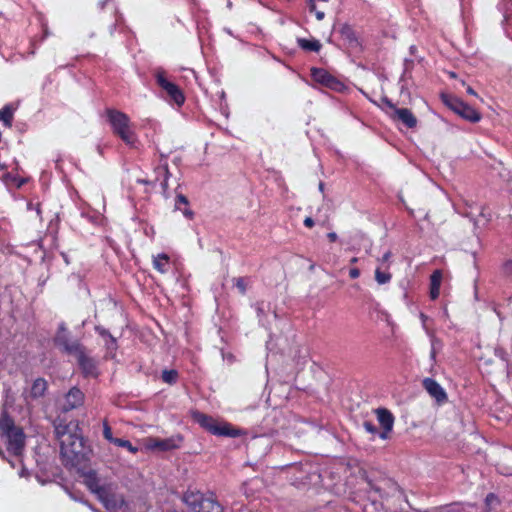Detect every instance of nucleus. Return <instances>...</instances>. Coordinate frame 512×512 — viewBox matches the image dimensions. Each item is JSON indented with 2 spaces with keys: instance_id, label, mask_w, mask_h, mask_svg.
Returning a JSON list of instances; mask_svg holds the SVG:
<instances>
[{
  "instance_id": "6e6d98bb",
  "label": "nucleus",
  "mask_w": 512,
  "mask_h": 512,
  "mask_svg": "<svg viewBox=\"0 0 512 512\" xmlns=\"http://www.w3.org/2000/svg\"><path fill=\"white\" fill-rule=\"evenodd\" d=\"M357 261H358V259H357L356 257H354V258H352V259L350 260V262H351L352 264L356 263Z\"/></svg>"
},
{
  "instance_id": "6ab92c4d",
  "label": "nucleus",
  "mask_w": 512,
  "mask_h": 512,
  "mask_svg": "<svg viewBox=\"0 0 512 512\" xmlns=\"http://www.w3.org/2000/svg\"><path fill=\"white\" fill-rule=\"evenodd\" d=\"M154 172L158 176V178L160 176L164 177V179H163V181L161 183V187H162L164 195H166V191L168 189V178L170 176V172H169V169H168V164L166 162L161 163L159 166H157L155 168Z\"/></svg>"
},
{
  "instance_id": "a19ab883",
  "label": "nucleus",
  "mask_w": 512,
  "mask_h": 512,
  "mask_svg": "<svg viewBox=\"0 0 512 512\" xmlns=\"http://www.w3.org/2000/svg\"><path fill=\"white\" fill-rule=\"evenodd\" d=\"M182 213L188 219H192L193 216H194V212L191 209L187 208V207L182 210Z\"/></svg>"
},
{
  "instance_id": "2eb2a0df",
  "label": "nucleus",
  "mask_w": 512,
  "mask_h": 512,
  "mask_svg": "<svg viewBox=\"0 0 512 512\" xmlns=\"http://www.w3.org/2000/svg\"><path fill=\"white\" fill-rule=\"evenodd\" d=\"M392 118L402 122L407 128H415L418 122L412 111L407 108L395 109Z\"/></svg>"
},
{
  "instance_id": "f03ea898",
  "label": "nucleus",
  "mask_w": 512,
  "mask_h": 512,
  "mask_svg": "<svg viewBox=\"0 0 512 512\" xmlns=\"http://www.w3.org/2000/svg\"><path fill=\"white\" fill-rule=\"evenodd\" d=\"M0 431L5 438L7 449L15 456H20L25 447V434L20 426H17L12 417L4 412L0 416Z\"/></svg>"
},
{
  "instance_id": "c85d7f7f",
  "label": "nucleus",
  "mask_w": 512,
  "mask_h": 512,
  "mask_svg": "<svg viewBox=\"0 0 512 512\" xmlns=\"http://www.w3.org/2000/svg\"><path fill=\"white\" fill-rule=\"evenodd\" d=\"M114 444L119 447H125L132 453H136L138 451V448L132 446L131 442L128 440H125V439L117 438L115 440Z\"/></svg>"
},
{
  "instance_id": "b1692460",
  "label": "nucleus",
  "mask_w": 512,
  "mask_h": 512,
  "mask_svg": "<svg viewBox=\"0 0 512 512\" xmlns=\"http://www.w3.org/2000/svg\"><path fill=\"white\" fill-rule=\"evenodd\" d=\"M13 119V109L11 106L6 105L0 110V120L4 122L6 126H11Z\"/></svg>"
},
{
  "instance_id": "3c124183",
  "label": "nucleus",
  "mask_w": 512,
  "mask_h": 512,
  "mask_svg": "<svg viewBox=\"0 0 512 512\" xmlns=\"http://www.w3.org/2000/svg\"><path fill=\"white\" fill-rule=\"evenodd\" d=\"M467 93L473 96H477V93L474 91L472 87H467Z\"/></svg>"
},
{
  "instance_id": "9b49d317",
  "label": "nucleus",
  "mask_w": 512,
  "mask_h": 512,
  "mask_svg": "<svg viewBox=\"0 0 512 512\" xmlns=\"http://www.w3.org/2000/svg\"><path fill=\"white\" fill-rule=\"evenodd\" d=\"M182 442V436L175 435L169 438L161 439V438H149L147 440V447L152 450L159 451H170L180 447Z\"/></svg>"
},
{
  "instance_id": "4c0bfd02",
  "label": "nucleus",
  "mask_w": 512,
  "mask_h": 512,
  "mask_svg": "<svg viewBox=\"0 0 512 512\" xmlns=\"http://www.w3.org/2000/svg\"><path fill=\"white\" fill-rule=\"evenodd\" d=\"M439 344V341L436 338H433L431 341V352H430V358L434 361L436 357V346Z\"/></svg>"
},
{
  "instance_id": "72a5a7b5",
  "label": "nucleus",
  "mask_w": 512,
  "mask_h": 512,
  "mask_svg": "<svg viewBox=\"0 0 512 512\" xmlns=\"http://www.w3.org/2000/svg\"><path fill=\"white\" fill-rule=\"evenodd\" d=\"M363 428L365 429L366 432L372 435H376L378 433L377 427L370 421H365L363 423Z\"/></svg>"
},
{
  "instance_id": "393cba45",
  "label": "nucleus",
  "mask_w": 512,
  "mask_h": 512,
  "mask_svg": "<svg viewBox=\"0 0 512 512\" xmlns=\"http://www.w3.org/2000/svg\"><path fill=\"white\" fill-rule=\"evenodd\" d=\"M163 382L167 383V384H174L176 383L177 379H178V372L174 369L172 370H163L162 371V376H161Z\"/></svg>"
},
{
  "instance_id": "79ce46f5",
  "label": "nucleus",
  "mask_w": 512,
  "mask_h": 512,
  "mask_svg": "<svg viewBox=\"0 0 512 512\" xmlns=\"http://www.w3.org/2000/svg\"><path fill=\"white\" fill-rule=\"evenodd\" d=\"M304 225L308 228H311L314 225V220L311 217H306L304 220Z\"/></svg>"
},
{
  "instance_id": "39448f33",
  "label": "nucleus",
  "mask_w": 512,
  "mask_h": 512,
  "mask_svg": "<svg viewBox=\"0 0 512 512\" xmlns=\"http://www.w3.org/2000/svg\"><path fill=\"white\" fill-rule=\"evenodd\" d=\"M184 502L193 512H223L221 505L212 497H205L200 492H187Z\"/></svg>"
},
{
  "instance_id": "a211bd4d",
  "label": "nucleus",
  "mask_w": 512,
  "mask_h": 512,
  "mask_svg": "<svg viewBox=\"0 0 512 512\" xmlns=\"http://www.w3.org/2000/svg\"><path fill=\"white\" fill-rule=\"evenodd\" d=\"M466 215L473 220L476 229L484 227L491 219L490 213L484 207L481 208L477 217H474L472 212L466 213Z\"/></svg>"
},
{
  "instance_id": "f704fd0d",
  "label": "nucleus",
  "mask_w": 512,
  "mask_h": 512,
  "mask_svg": "<svg viewBox=\"0 0 512 512\" xmlns=\"http://www.w3.org/2000/svg\"><path fill=\"white\" fill-rule=\"evenodd\" d=\"M495 355L499 357L502 361H504L506 364L509 362L508 354L502 347L495 348Z\"/></svg>"
},
{
  "instance_id": "423d86ee",
  "label": "nucleus",
  "mask_w": 512,
  "mask_h": 512,
  "mask_svg": "<svg viewBox=\"0 0 512 512\" xmlns=\"http://www.w3.org/2000/svg\"><path fill=\"white\" fill-rule=\"evenodd\" d=\"M441 99L448 108L461 116L463 119L473 123L480 121L481 114L458 97L450 94H442Z\"/></svg>"
},
{
  "instance_id": "7ed1b4c3",
  "label": "nucleus",
  "mask_w": 512,
  "mask_h": 512,
  "mask_svg": "<svg viewBox=\"0 0 512 512\" xmlns=\"http://www.w3.org/2000/svg\"><path fill=\"white\" fill-rule=\"evenodd\" d=\"M108 120L112 126L113 133L120 137L128 146L136 147L137 138L130 126L129 117L118 110H107Z\"/></svg>"
},
{
  "instance_id": "bb28decb",
  "label": "nucleus",
  "mask_w": 512,
  "mask_h": 512,
  "mask_svg": "<svg viewBox=\"0 0 512 512\" xmlns=\"http://www.w3.org/2000/svg\"><path fill=\"white\" fill-rule=\"evenodd\" d=\"M366 481H367V485L369 486L370 490L377 493L381 499L385 498V493L383 492V487L379 483H375L370 479H366Z\"/></svg>"
},
{
  "instance_id": "1a4fd4ad",
  "label": "nucleus",
  "mask_w": 512,
  "mask_h": 512,
  "mask_svg": "<svg viewBox=\"0 0 512 512\" xmlns=\"http://www.w3.org/2000/svg\"><path fill=\"white\" fill-rule=\"evenodd\" d=\"M311 76L315 82L332 90L342 91L345 88L344 84L340 80L322 68H312Z\"/></svg>"
},
{
  "instance_id": "4be33fe9",
  "label": "nucleus",
  "mask_w": 512,
  "mask_h": 512,
  "mask_svg": "<svg viewBox=\"0 0 512 512\" xmlns=\"http://www.w3.org/2000/svg\"><path fill=\"white\" fill-rule=\"evenodd\" d=\"M341 36L349 43L350 46L354 47L358 45V40L353 29L345 24L340 29Z\"/></svg>"
},
{
  "instance_id": "de8ad7c7",
  "label": "nucleus",
  "mask_w": 512,
  "mask_h": 512,
  "mask_svg": "<svg viewBox=\"0 0 512 512\" xmlns=\"http://www.w3.org/2000/svg\"><path fill=\"white\" fill-rule=\"evenodd\" d=\"M315 1H316V0H310V1H309V10H310L311 12L316 11Z\"/></svg>"
},
{
  "instance_id": "f3484780",
  "label": "nucleus",
  "mask_w": 512,
  "mask_h": 512,
  "mask_svg": "<svg viewBox=\"0 0 512 512\" xmlns=\"http://www.w3.org/2000/svg\"><path fill=\"white\" fill-rule=\"evenodd\" d=\"M430 280V297L432 300H435L440 294V285L442 280L441 272L439 270L434 271Z\"/></svg>"
},
{
  "instance_id": "4d7b16f0",
  "label": "nucleus",
  "mask_w": 512,
  "mask_h": 512,
  "mask_svg": "<svg viewBox=\"0 0 512 512\" xmlns=\"http://www.w3.org/2000/svg\"><path fill=\"white\" fill-rule=\"evenodd\" d=\"M451 508H452V511H455V510H456V509H455V508H456V505L451 506Z\"/></svg>"
},
{
  "instance_id": "aec40b11",
  "label": "nucleus",
  "mask_w": 512,
  "mask_h": 512,
  "mask_svg": "<svg viewBox=\"0 0 512 512\" xmlns=\"http://www.w3.org/2000/svg\"><path fill=\"white\" fill-rule=\"evenodd\" d=\"M388 270H389V265H387L386 267L378 266L376 268L375 280L378 284L383 285V284L388 283L391 280L392 275Z\"/></svg>"
},
{
  "instance_id": "37998d69",
  "label": "nucleus",
  "mask_w": 512,
  "mask_h": 512,
  "mask_svg": "<svg viewBox=\"0 0 512 512\" xmlns=\"http://www.w3.org/2000/svg\"><path fill=\"white\" fill-rule=\"evenodd\" d=\"M256 309H257L258 316H261L262 314H264L263 302L257 303Z\"/></svg>"
},
{
  "instance_id": "0eeeda50",
  "label": "nucleus",
  "mask_w": 512,
  "mask_h": 512,
  "mask_svg": "<svg viewBox=\"0 0 512 512\" xmlns=\"http://www.w3.org/2000/svg\"><path fill=\"white\" fill-rule=\"evenodd\" d=\"M154 75L156 83L166 93V99L177 106H181L185 101V96L179 86L168 80L163 69H156Z\"/></svg>"
},
{
  "instance_id": "603ef678",
  "label": "nucleus",
  "mask_w": 512,
  "mask_h": 512,
  "mask_svg": "<svg viewBox=\"0 0 512 512\" xmlns=\"http://www.w3.org/2000/svg\"><path fill=\"white\" fill-rule=\"evenodd\" d=\"M106 3H107V0H100V1L98 2V5H99V7H100L101 9H104V7H105Z\"/></svg>"
},
{
  "instance_id": "c03bdc74",
  "label": "nucleus",
  "mask_w": 512,
  "mask_h": 512,
  "mask_svg": "<svg viewBox=\"0 0 512 512\" xmlns=\"http://www.w3.org/2000/svg\"><path fill=\"white\" fill-rule=\"evenodd\" d=\"M327 237L331 242H335L338 239V236L335 232L328 233Z\"/></svg>"
},
{
  "instance_id": "e433bc0d",
  "label": "nucleus",
  "mask_w": 512,
  "mask_h": 512,
  "mask_svg": "<svg viewBox=\"0 0 512 512\" xmlns=\"http://www.w3.org/2000/svg\"><path fill=\"white\" fill-rule=\"evenodd\" d=\"M392 256V253L390 251H387L381 258L378 259V262H379V265L378 266H382V267H386L387 265H389V260Z\"/></svg>"
},
{
  "instance_id": "4468645a",
  "label": "nucleus",
  "mask_w": 512,
  "mask_h": 512,
  "mask_svg": "<svg viewBox=\"0 0 512 512\" xmlns=\"http://www.w3.org/2000/svg\"><path fill=\"white\" fill-rule=\"evenodd\" d=\"M378 422L383 428V431L379 433L381 439H386L388 433L392 430L394 424L393 414L386 408H378L375 411Z\"/></svg>"
},
{
  "instance_id": "864d4df0",
  "label": "nucleus",
  "mask_w": 512,
  "mask_h": 512,
  "mask_svg": "<svg viewBox=\"0 0 512 512\" xmlns=\"http://www.w3.org/2000/svg\"><path fill=\"white\" fill-rule=\"evenodd\" d=\"M324 189V184L322 182L319 183V190L320 191H323Z\"/></svg>"
},
{
  "instance_id": "a18cd8bd",
  "label": "nucleus",
  "mask_w": 512,
  "mask_h": 512,
  "mask_svg": "<svg viewBox=\"0 0 512 512\" xmlns=\"http://www.w3.org/2000/svg\"><path fill=\"white\" fill-rule=\"evenodd\" d=\"M506 370H507V375L509 377H512V362H508L506 364Z\"/></svg>"
},
{
  "instance_id": "2f4dec72",
  "label": "nucleus",
  "mask_w": 512,
  "mask_h": 512,
  "mask_svg": "<svg viewBox=\"0 0 512 512\" xmlns=\"http://www.w3.org/2000/svg\"><path fill=\"white\" fill-rule=\"evenodd\" d=\"M188 204H189L188 198L181 193H177L176 200H175V208L178 210H181V205L188 206Z\"/></svg>"
},
{
  "instance_id": "9d476101",
  "label": "nucleus",
  "mask_w": 512,
  "mask_h": 512,
  "mask_svg": "<svg viewBox=\"0 0 512 512\" xmlns=\"http://www.w3.org/2000/svg\"><path fill=\"white\" fill-rule=\"evenodd\" d=\"M85 395L78 387H72L64 396L60 403L61 412L67 413L71 410L81 407L84 403Z\"/></svg>"
},
{
  "instance_id": "49530a36",
  "label": "nucleus",
  "mask_w": 512,
  "mask_h": 512,
  "mask_svg": "<svg viewBox=\"0 0 512 512\" xmlns=\"http://www.w3.org/2000/svg\"><path fill=\"white\" fill-rule=\"evenodd\" d=\"M315 16H316L317 20H323L325 17V14L322 11H315Z\"/></svg>"
},
{
  "instance_id": "5fc2aeb1",
  "label": "nucleus",
  "mask_w": 512,
  "mask_h": 512,
  "mask_svg": "<svg viewBox=\"0 0 512 512\" xmlns=\"http://www.w3.org/2000/svg\"><path fill=\"white\" fill-rule=\"evenodd\" d=\"M421 319H422L423 323H425L427 316H425L424 314H421Z\"/></svg>"
},
{
  "instance_id": "ddd939ff",
  "label": "nucleus",
  "mask_w": 512,
  "mask_h": 512,
  "mask_svg": "<svg viewBox=\"0 0 512 512\" xmlns=\"http://www.w3.org/2000/svg\"><path fill=\"white\" fill-rule=\"evenodd\" d=\"M47 389V381L42 377L36 378L33 381L30 389L23 392L25 401L29 403L31 400H37L39 398H42L45 395Z\"/></svg>"
},
{
  "instance_id": "c756f323",
  "label": "nucleus",
  "mask_w": 512,
  "mask_h": 512,
  "mask_svg": "<svg viewBox=\"0 0 512 512\" xmlns=\"http://www.w3.org/2000/svg\"><path fill=\"white\" fill-rule=\"evenodd\" d=\"M96 329L99 331V333H100L102 336H107V337L109 338V342H107V343H106V344H107L108 349H116V340H115V338H114L112 335H110V334H109V332H108V331H106V330H105V329H103V328H99V327H97Z\"/></svg>"
},
{
  "instance_id": "6e6552de",
  "label": "nucleus",
  "mask_w": 512,
  "mask_h": 512,
  "mask_svg": "<svg viewBox=\"0 0 512 512\" xmlns=\"http://www.w3.org/2000/svg\"><path fill=\"white\" fill-rule=\"evenodd\" d=\"M55 344L61 347L66 353L75 355L83 348L77 340L70 338L69 332L64 323L59 325L58 331L54 338Z\"/></svg>"
},
{
  "instance_id": "ea45409f",
  "label": "nucleus",
  "mask_w": 512,
  "mask_h": 512,
  "mask_svg": "<svg viewBox=\"0 0 512 512\" xmlns=\"http://www.w3.org/2000/svg\"><path fill=\"white\" fill-rule=\"evenodd\" d=\"M349 275L352 279H356L360 275V270L358 268H352L349 271Z\"/></svg>"
},
{
  "instance_id": "f257e3e1",
  "label": "nucleus",
  "mask_w": 512,
  "mask_h": 512,
  "mask_svg": "<svg viewBox=\"0 0 512 512\" xmlns=\"http://www.w3.org/2000/svg\"><path fill=\"white\" fill-rule=\"evenodd\" d=\"M54 429L65 466L73 468L84 466L89 460L91 450L85 445L82 435L78 433V424L72 421L66 423L58 417L54 421Z\"/></svg>"
},
{
  "instance_id": "412c9836",
  "label": "nucleus",
  "mask_w": 512,
  "mask_h": 512,
  "mask_svg": "<svg viewBox=\"0 0 512 512\" xmlns=\"http://www.w3.org/2000/svg\"><path fill=\"white\" fill-rule=\"evenodd\" d=\"M298 45L306 51L319 52L322 45L318 40H308L304 38L297 39Z\"/></svg>"
},
{
  "instance_id": "dca6fc26",
  "label": "nucleus",
  "mask_w": 512,
  "mask_h": 512,
  "mask_svg": "<svg viewBox=\"0 0 512 512\" xmlns=\"http://www.w3.org/2000/svg\"><path fill=\"white\" fill-rule=\"evenodd\" d=\"M74 356L77 357L78 363L86 375H95V363L91 358L85 355L83 348Z\"/></svg>"
},
{
  "instance_id": "cd10ccee",
  "label": "nucleus",
  "mask_w": 512,
  "mask_h": 512,
  "mask_svg": "<svg viewBox=\"0 0 512 512\" xmlns=\"http://www.w3.org/2000/svg\"><path fill=\"white\" fill-rule=\"evenodd\" d=\"M502 274L512 282V259L504 261L502 264Z\"/></svg>"
},
{
  "instance_id": "7c9ffc66",
  "label": "nucleus",
  "mask_w": 512,
  "mask_h": 512,
  "mask_svg": "<svg viewBox=\"0 0 512 512\" xmlns=\"http://www.w3.org/2000/svg\"><path fill=\"white\" fill-rule=\"evenodd\" d=\"M95 492L99 495V498L101 499V501L105 504V506L107 508H112L115 506V504H112L110 499L108 498L107 495H104L105 494V491L103 488H97L95 490Z\"/></svg>"
},
{
  "instance_id": "473e14b6",
  "label": "nucleus",
  "mask_w": 512,
  "mask_h": 512,
  "mask_svg": "<svg viewBox=\"0 0 512 512\" xmlns=\"http://www.w3.org/2000/svg\"><path fill=\"white\" fill-rule=\"evenodd\" d=\"M103 436L106 440H108L111 443H114L117 438H114L112 435L111 427L108 425L107 422H104L103 424Z\"/></svg>"
},
{
  "instance_id": "8fccbe9b",
  "label": "nucleus",
  "mask_w": 512,
  "mask_h": 512,
  "mask_svg": "<svg viewBox=\"0 0 512 512\" xmlns=\"http://www.w3.org/2000/svg\"><path fill=\"white\" fill-rule=\"evenodd\" d=\"M386 104L388 105L389 108H391L393 110V115H395V109H398V108L389 100H386Z\"/></svg>"
},
{
  "instance_id": "5701e85b",
  "label": "nucleus",
  "mask_w": 512,
  "mask_h": 512,
  "mask_svg": "<svg viewBox=\"0 0 512 512\" xmlns=\"http://www.w3.org/2000/svg\"><path fill=\"white\" fill-rule=\"evenodd\" d=\"M169 258L166 254H159L154 257L153 266L160 273H165L167 271Z\"/></svg>"
},
{
  "instance_id": "f8f14e48",
  "label": "nucleus",
  "mask_w": 512,
  "mask_h": 512,
  "mask_svg": "<svg viewBox=\"0 0 512 512\" xmlns=\"http://www.w3.org/2000/svg\"><path fill=\"white\" fill-rule=\"evenodd\" d=\"M422 385L427 393L436 400L438 404H443L447 401V393L442 386L432 378H425Z\"/></svg>"
},
{
  "instance_id": "20e7f679",
  "label": "nucleus",
  "mask_w": 512,
  "mask_h": 512,
  "mask_svg": "<svg viewBox=\"0 0 512 512\" xmlns=\"http://www.w3.org/2000/svg\"><path fill=\"white\" fill-rule=\"evenodd\" d=\"M192 418L195 422H197L202 428L209 431L213 435L217 436H229V437H237L240 435V431L233 428L228 423H223L222 425L215 420L213 417L208 416L199 411L192 412Z\"/></svg>"
},
{
  "instance_id": "09e8293b",
  "label": "nucleus",
  "mask_w": 512,
  "mask_h": 512,
  "mask_svg": "<svg viewBox=\"0 0 512 512\" xmlns=\"http://www.w3.org/2000/svg\"><path fill=\"white\" fill-rule=\"evenodd\" d=\"M156 181H158V176H156V178L153 181H148V180H144V179H139L138 180V182L142 183V184H150V183H154Z\"/></svg>"
},
{
  "instance_id": "13d9d810",
  "label": "nucleus",
  "mask_w": 512,
  "mask_h": 512,
  "mask_svg": "<svg viewBox=\"0 0 512 512\" xmlns=\"http://www.w3.org/2000/svg\"><path fill=\"white\" fill-rule=\"evenodd\" d=\"M451 508H452V511H455V510H456V509H455V508H456V505L451 506Z\"/></svg>"
},
{
  "instance_id": "58836bf2",
  "label": "nucleus",
  "mask_w": 512,
  "mask_h": 512,
  "mask_svg": "<svg viewBox=\"0 0 512 512\" xmlns=\"http://www.w3.org/2000/svg\"><path fill=\"white\" fill-rule=\"evenodd\" d=\"M498 499L497 497L493 494V493H489L487 496H486V499H485V502L488 506H491L493 503L497 502Z\"/></svg>"
},
{
  "instance_id": "a878e982",
  "label": "nucleus",
  "mask_w": 512,
  "mask_h": 512,
  "mask_svg": "<svg viewBox=\"0 0 512 512\" xmlns=\"http://www.w3.org/2000/svg\"><path fill=\"white\" fill-rule=\"evenodd\" d=\"M382 482L384 483V485L388 486L392 490V497L396 498V500L398 501L404 500L403 493L399 490L398 486L395 483H393L390 480H383Z\"/></svg>"
},
{
  "instance_id": "c9c22d12",
  "label": "nucleus",
  "mask_w": 512,
  "mask_h": 512,
  "mask_svg": "<svg viewBox=\"0 0 512 512\" xmlns=\"http://www.w3.org/2000/svg\"><path fill=\"white\" fill-rule=\"evenodd\" d=\"M234 281H235V286L238 288L239 292L241 294H245L246 293V284H245L244 278L239 277V278H236Z\"/></svg>"
}]
</instances>
